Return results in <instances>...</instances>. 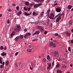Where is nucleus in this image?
Listing matches in <instances>:
<instances>
[{"mask_svg":"<svg viewBox=\"0 0 73 73\" xmlns=\"http://www.w3.org/2000/svg\"><path fill=\"white\" fill-rule=\"evenodd\" d=\"M30 9H31V8L29 7V9H28V11H30Z\"/></svg>","mask_w":73,"mask_h":73,"instance_id":"61","label":"nucleus"},{"mask_svg":"<svg viewBox=\"0 0 73 73\" xmlns=\"http://www.w3.org/2000/svg\"><path fill=\"white\" fill-rule=\"evenodd\" d=\"M35 32L36 33V35H39L40 33V31L39 30H37L35 31Z\"/></svg>","mask_w":73,"mask_h":73,"instance_id":"17","label":"nucleus"},{"mask_svg":"<svg viewBox=\"0 0 73 73\" xmlns=\"http://www.w3.org/2000/svg\"><path fill=\"white\" fill-rule=\"evenodd\" d=\"M4 50H7V46H5L4 48H3Z\"/></svg>","mask_w":73,"mask_h":73,"instance_id":"46","label":"nucleus"},{"mask_svg":"<svg viewBox=\"0 0 73 73\" xmlns=\"http://www.w3.org/2000/svg\"><path fill=\"white\" fill-rule=\"evenodd\" d=\"M29 5H30V7H32V6L33 5V3H31V4H29Z\"/></svg>","mask_w":73,"mask_h":73,"instance_id":"38","label":"nucleus"},{"mask_svg":"<svg viewBox=\"0 0 73 73\" xmlns=\"http://www.w3.org/2000/svg\"><path fill=\"white\" fill-rule=\"evenodd\" d=\"M66 35L68 36H70V33H68V31H67L66 32Z\"/></svg>","mask_w":73,"mask_h":73,"instance_id":"25","label":"nucleus"},{"mask_svg":"<svg viewBox=\"0 0 73 73\" xmlns=\"http://www.w3.org/2000/svg\"><path fill=\"white\" fill-rule=\"evenodd\" d=\"M23 37H24V36H23V35H21L20 36V38H21V39L23 38Z\"/></svg>","mask_w":73,"mask_h":73,"instance_id":"36","label":"nucleus"},{"mask_svg":"<svg viewBox=\"0 0 73 73\" xmlns=\"http://www.w3.org/2000/svg\"><path fill=\"white\" fill-rule=\"evenodd\" d=\"M60 66V65L57 64L56 65V68H59Z\"/></svg>","mask_w":73,"mask_h":73,"instance_id":"31","label":"nucleus"},{"mask_svg":"<svg viewBox=\"0 0 73 73\" xmlns=\"http://www.w3.org/2000/svg\"><path fill=\"white\" fill-rule=\"evenodd\" d=\"M38 7V4H35L34 6V8H37Z\"/></svg>","mask_w":73,"mask_h":73,"instance_id":"11","label":"nucleus"},{"mask_svg":"<svg viewBox=\"0 0 73 73\" xmlns=\"http://www.w3.org/2000/svg\"><path fill=\"white\" fill-rule=\"evenodd\" d=\"M46 21H47V22H48H48H49V21H50V20H49V19H47L46 20Z\"/></svg>","mask_w":73,"mask_h":73,"instance_id":"43","label":"nucleus"},{"mask_svg":"<svg viewBox=\"0 0 73 73\" xmlns=\"http://www.w3.org/2000/svg\"><path fill=\"white\" fill-rule=\"evenodd\" d=\"M28 35H27L26 34L24 36V38H26L27 37H28Z\"/></svg>","mask_w":73,"mask_h":73,"instance_id":"42","label":"nucleus"},{"mask_svg":"<svg viewBox=\"0 0 73 73\" xmlns=\"http://www.w3.org/2000/svg\"><path fill=\"white\" fill-rule=\"evenodd\" d=\"M2 64H3V65H4L5 64V62H3Z\"/></svg>","mask_w":73,"mask_h":73,"instance_id":"60","label":"nucleus"},{"mask_svg":"<svg viewBox=\"0 0 73 73\" xmlns=\"http://www.w3.org/2000/svg\"><path fill=\"white\" fill-rule=\"evenodd\" d=\"M16 9L17 11H19V6H17L16 8Z\"/></svg>","mask_w":73,"mask_h":73,"instance_id":"34","label":"nucleus"},{"mask_svg":"<svg viewBox=\"0 0 73 73\" xmlns=\"http://www.w3.org/2000/svg\"><path fill=\"white\" fill-rule=\"evenodd\" d=\"M19 38V36H18L15 38V40H16V41H17Z\"/></svg>","mask_w":73,"mask_h":73,"instance_id":"30","label":"nucleus"},{"mask_svg":"<svg viewBox=\"0 0 73 73\" xmlns=\"http://www.w3.org/2000/svg\"><path fill=\"white\" fill-rule=\"evenodd\" d=\"M21 30V27L20 25H17L16 28L14 29V31H16L17 32H19Z\"/></svg>","mask_w":73,"mask_h":73,"instance_id":"1","label":"nucleus"},{"mask_svg":"<svg viewBox=\"0 0 73 73\" xmlns=\"http://www.w3.org/2000/svg\"><path fill=\"white\" fill-rule=\"evenodd\" d=\"M46 33H47V32H46V31H44V35H46Z\"/></svg>","mask_w":73,"mask_h":73,"instance_id":"58","label":"nucleus"},{"mask_svg":"<svg viewBox=\"0 0 73 73\" xmlns=\"http://www.w3.org/2000/svg\"><path fill=\"white\" fill-rule=\"evenodd\" d=\"M53 7H56V5H55V4H53Z\"/></svg>","mask_w":73,"mask_h":73,"instance_id":"63","label":"nucleus"},{"mask_svg":"<svg viewBox=\"0 0 73 73\" xmlns=\"http://www.w3.org/2000/svg\"><path fill=\"white\" fill-rule=\"evenodd\" d=\"M60 14H61V13H59V14H58V15H56V16H55L54 18V19H56L57 17H58V16H59Z\"/></svg>","mask_w":73,"mask_h":73,"instance_id":"19","label":"nucleus"},{"mask_svg":"<svg viewBox=\"0 0 73 73\" xmlns=\"http://www.w3.org/2000/svg\"><path fill=\"white\" fill-rule=\"evenodd\" d=\"M13 7H15V6H16V4L15 3H13Z\"/></svg>","mask_w":73,"mask_h":73,"instance_id":"55","label":"nucleus"},{"mask_svg":"<svg viewBox=\"0 0 73 73\" xmlns=\"http://www.w3.org/2000/svg\"><path fill=\"white\" fill-rule=\"evenodd\" d=\"M37 35V34L35 32L33 34L32 36H35V35Z\"/></svg>","mask_w":73,"mask_h":73,"instance_id":"44","label":"nucleus"},{"mask_svg":"<svg viewBox=\"0 0 73 73\" xmlns=\"http://www.w3.org/2000/svg\"><path fill=\"white\" fill-rule=\"evenodd\" d=\"M3 49H4V47H3V46H1L0 47V50H3Z\"/></svg>","mask_w":73,"mask_h":73,"instance_id":"32","label":"nucleus"},{"mask_svg":"<svg viewBox=\"0 0 73 73\" xmlns=\"http://www.w3.org/2000/svg\"><path fill=\"white\" fill-rule=\"evenodd\" d=\"M0 63L1 64H2L3 63V61H2V58L0 57Z\"/></svg>","mask_w":73,"mask_h":73,"instance_id":"21","label":"nucleus"},{"mask_svg":"<svg viewBox=\"0 0 73 73\" xmlns=\"http://www.w3.org/2000/svg\"><path fill=\"white\" fill-rule=\"evenodd\" d=\"M57 73H62V71H60V70H58L57 71Z\"/></svg>","mask_w":73,"mask_h":73,"instance_id":"29","label":"nucleus"},{"mask_svg":"<svg viewBox=\"0 0 73 73\" xmlns=\"http://www.w3.org/2000/svg\"><path fill=\"white\" fill-rule=\"evenodd\" d=\"M50 58V56L49 55L47 56L46 57V59L48 60H49Z\"/></svg>","mask_w":73,"mask_h":73,"instance_id":"23","label":"nucleus"},{"mask_svg":"<svg viewBox=\"0 0 73 73\" xmlns=\"http://www.w3.org/2000/svg\"><path fill=\"white\" fill-rule=\"evenodd\" d=\"M54 35H55V37H57V36H58V33H55V34H54Z\"/></svg>","mask_w":73,"mask_h":73,"instance_id":"33","label":"nucleus"},{"mask_svg":"<svg viewBox=\"0 0 73 73\" xmlns=\"http://www.w3.org/2000/svg\"><path fill=\"white\" fill-rule=\"evenodd\" d=\"M7 22L8 24H9L10 23V22L9 21V19L7 20Z\"/></svg>","mask_w":73,"mask_h":73,"instance_id":"48","label":"nucleus"},{"mask_svg":"<svg viewBox=\"0 0 73 73\" xmlns=\"http://www.w3.org/2000/svg\"><path fill=\"white\" fill-rule=\"evenodd\" d=\"M62 67L63 68H66V66L63 65V66Z\"/></svg>","mask_w":73,"mask_h":73,"instance_id":"51","label":"nucleus"},{"mask_svg":"<svg viewBox=\"0 0 73 73\" xmlns=\"http://www.w3.org/2000/svg\"><path fill=\"white\" fill-rule=\"evenodd\" d=\"M33 15H36V12L35 11H34L33 13Z\"/></svg>","mask_w":73,"mask_h":73,"instance_id":"41","label":"nucleus"},{"mask_svg":"<svg viewBox=\"0 0 73 73\" xmlns=\"http://www.w3.org/2000/svg\"><path fill=\"white\" fill-rule=\"evenodd\" d=\"M5 64L6 65H8V64H9V61L8 60H7L5 61Z\"/></svg>","mask_w":73,"mask_h":73,"instance_id":"16","label":"nucleus"},{"mask_svg":"<svg viewBox=\"0 0 73 73\" xmlns=\"http://www.w3.org/2000/svg\"><path fill=\"white\" fill-rule=\"evenodd\" d=\"M68 50L69 51H70V47H68Z\"/></svg>","mask_w":73,"mask_h":73,"instance_id":"53","label":"nucleus"},{"mask_svg":"<svg viewBox=\"0 0 73 73\" xmlns=\"http://www.w3.org/2000/svg\"><path fill=\"white\" fill-rule=\"evenodd\" d=\"M37 28V29H40V30H41V29L42 28V27L41 26H37L36 27Z\"/></svg>","mask_w":73,"mask_h":73,"instance_id":"18","label":"nucleus"},{"mask_svg":"<svg viewBox=\"0 0 73 73\" xmlns=\"http://www.w3.org/2000/svg\"><path fill=\"white\" fill-rule=\"evenodd\" d=\"M27 34V35L28 36H31V33H29L27 34Z\"/></svg>","mask_w":73,"mask_h":73,"instance_id":"45","label":"nucleus"},{"mask_svg":"<svg viewBox=\"0 0 73 73\" xmlns=\"http://www.w3.org/2000/svg\"><path fill=\"white\" fill-rule=\"evenodd\" d=\"M1 56H5L6 55V53L3 52L1 54Z\"/></svg>","mask_w":73,"mask_h":73,"instance_id":"20","label":"nucleus"},{"mask_svg":"<svg viewBox=\"0 0 73 73\" xmlns=\"http://www.w3.org/2000/svg\"><path fill=\"white\" fill-rule=\"evenodd\" d=\"M50 9H48L47 11V13L48 16H49V13H50Z\"/></svg>","mask_w":73,"mask_h":73,"instance_id":"10","label":"nucleus"},{"mask_svg":"<svg viewBox=\"0 0 73 73\" xmlns=\"http://www.w3.org/2000/svg\"><path fill=\"white\" fill-rule=\"evenodd\" d=\"M44 14V11H42L40 14V15L41 16H43Z\"/></svg>","mask_w":73,"mask_h":73,"instance_id":"26","label":"nucleus"},{"mask_svg":"<svg viewBox=\"0 0 73 73\" xmlns=\"http://www.w3.org/2000/svg\"><path fill=\"white\" fill-rule=\"evenodd\" d=\"M38 40V39H37V38H36V39H35L33 40L32 41H37Z\"/></svg>","mask_w":73,"mask_h":73,"instance_id":"40","label":"nucleus"},{"mask_svg":"<svg viewBox=\"0 0 73 73\" xmlns=\"http://www.w3.org/2000/svg\"><path fill=\"white\" fill-rule=\"evenodd\" d=\"M41 32H43L44 31V28L42 27L40 30Z\"/></svg>","mask_w":73,"mask_h":73,"instance_id":"39","label":"nucleus"},{"mask_svg":"<svg viewBox=\"0 0 73 73\" xmlns=\"http://www.w3.org/2000/svg\"><path fill=\"white\" fill-rule=\"evenodd\" d=\"M54 14L53 13H50V16H48V17L50 19L53 20L54 19Z\"/></svg>","mask_w":73,"mask_h":73,"instance_id":"2","label":"nucleus"},{"mask_svg":"<svg viewBox=\"0 0 73 73\" xmlns=\"http://www.w3.org/2000/svg\"><path fill=\"white\" fill-rule=\"evenodd\" d=\"M71 43H73V40H71Z\"/></svg>","mask_w":73,"mask_h":73,"instance_id":"62","label":"nucleus"},{"mask_svg":"<svg viewBox=\"0 0 73 73\" xmlns=\"http://www.w3.org/2000/svg\"><path fill=\"white\" fill-rule=\"evenodd\" d=\"M56 11L57 12H60L61 11V8L58 7L56 9Z\"/></svg>","mask_w":73,"mask_h":73,"instance_id":"5","label":"nucleus"},{"mask_svg":"<svg viewBox=\"0 0 73 73\" xmlns=\"http://www.w3.org/2000/svg\"><path fill=\"white\" fill-rule=\"evenodd\" d=\"M45 61H46V60H45V59H44L43 60V62H45Z\"/></svg>","mask_w":73,"mask_h":73,"instance_id":"47","label":"nucleus"},{"mask_svg":"<svg viewBox=\"0 0 73 73\" xmlns=\"http://www.w3.org/2000/svg\"><path fill=\"white\" fill-rule=\"evenodd\" d=\"M34 50V46H32V49H31V50H32V51H33Z\"/></svg>","mask_w":73,"mask_h":73,"instance_id":"35","label":"nucleus"},{"mask_svg":"<svg viewBox=\"0 0 73 73\" xmlns=\"http://www.w3.org/2000/svg\"><path fill=\"white\" fill-rule=\"evenodd\" d=\"M44 0H38V3L40 2V3H43Z\"/></svg>","mask_w":73,"mask_h":73,"instance_id":"27","label":"nucleus"},{"mask_svg":"<svg viewBox=\"0 0 73 73\" xmlns=\"http://www.w3.org/2000/svg\"><path fill=\"white\" fill-rule=\"evenodd\" d=\"M31 47H32V46L31 45H30L29 46V48H31Z\"/></svg>","mask_w":73,"mask_h":73,"instance_id":"59","label":"nucleus"},{"mask_svg":"<svg viewBox=\"0 0 73 73\" xmlns=\"http://www.w3.org/2000/svg\"><path fill=\"white\" fill-rule=\"evenodd\" d=\"M31 49H28L27 50V52H31Z\"/></svg>","mask_w":73,"mask_h":73,"instance_id":"37","label":"nucleus"},{"mask_svg":"<svg viewBox=\"0 0 73 73\" xmlns=\"http://www.w3.org/2000/svg\"><path fill=\"white\" fill-rule=\"evenodd\" d=\"M22 13V12H21V11H19L18 13H17V16H19V15H20Z\"/></svg>","mask_w":73,"mask_h":73,"instance_id":"14","label":"nucleus"},{"mask_svg":"<svg viewBox=\"0 0 73 73\" xmlns=\"http://www.w3.org/2000/svg\"><path fill=\"white\" fill-rule=\"evenodd\" d=\"M34 1H36V2H37V3H38V0H34Z\"/></svg>","mask_w":73,"mask_h":73,"instance_id":"54","label":"nucleus"},{"mask_svg":"<svg viewBox=\"0 0 73 73\" xmlns=\"http://www.w3.org/2000/svg\"><path fill=\"white\" fill-rule=\"evenodd\" d=\"M27 29H25L24 30V32H27Z\"/></svg>","mask_w":73,"mask_h":73,"instance_id":"52","label":"nucleus"},{"mask_svg":"<svg viewBox=\"0 0 73 73\" xmlns=\"http://www.w3.org/2000/svg\"><path fill=\"white\" fill-rule=\"evenodd\" d=\"M8 12H12V11L11 9H9L8 10Z\"/></svg>","mask_w":73,"mask_h":73,"instance_id":"49","label":"nucleus"},{"mask_svg":"<svg viewBox=\"0 0 73 73\" xmlns=\"http://www.w3.org/2000/svg\"><path fill=\"white\" fill-rule=\"evenodd\" d=\"M15 65L16 67H17L19 69H20L21 68V64H20V63L19 62L18 63H16Z\"/></svg>","mask_w":73,"mask_h":73,"instance_id":"3","label":"nucleus"},{"mask_svg":"<svg viewBox=\"0 0 73 73\" xmlns=\"http://www.w3.org/2000/svg\"><path fill=\"white\" fill-rule=\"evenodd\" d=\"M24 14L25 15V16H30V14H28V13H27L26 12H24Z\"/></svg>","mask_w":73,"mask_h":73,"instance_id":"12","label":"nucleus"},{"mask_svg":"<svg viewBox=\"0 0 73 73\" xmlns=\"http://www.w3.org/2000/svg\"><path fill=\"white\" fill-rule=\"evenodd\" d=\"M71 32H72V33H73V29H72L71 30Z\"/></svg>","mask_w":73,"mask_h":73,"instance_id":"64","label":"nucleus"},{"mask_svg":"<svg viewBox=\"0 0 73 73\" xmlns=\"http://www.w3.org/2000/svg\"><path fill=\"white\" fill-rule=\"evenodd\" d=\"M72 5H69L68 6L67 9H70L71 8H72Z\"/></svg>","mask_w":73,"mask_h":73,"instance_id":"13","label":"nucleus"},{"mask_svg":"<svg viewBox=\"0 0 73 73\" xmlns=\"http://www.w3.org/2000/svg\"><path fill=\"white\" fill-rule=\"evenodd\" d=\"M15 31H13V32L11 33V35H10V37H13V36H14V35H15Z\"/></svg>","mask_w":73,"mask_h":73,"instance_id":"9","label":"nucleus"},{"mask_svg":"<svg viewBox=\"0 0 73 73\" xmlns=\"http://www.w3.org/2000/svg\"><path fill=\"white\" fill-rule=\"evenodd\" d=\"M47 64V69H50V67H51V64L48 63Z\"/></svg>","mask_w":73,"mask_h":73,"instance_id":"8","label":"nucleus"},{"mask_svg":"<svg viewBox=\"0 0 73 73\" xmlns=\"http://www.w3.org/2000/svg\"><path fill=\"white\" fill-rule=\"evenodd\" d=\"M23 9L24 10H25V11H27V10L28 9V8H27V7H24L23 8Z\"/></svg>","mask_w":73,"mask_h":73,"instance_id":"28","label":"nucleus"},{"mask_svg":"<svg viewBox=\"0 0 73 73\" xmlns=\"http://www.w3.org/2000/svg\"><path fill=\"white\" fill-rule=\"evenodd\" d=\"M0 67L1 68V69H2V68L3 67V65H1L0 66Z\"/></svg>","mask_w":73,"mask_h":73,"instance_id":"57","label":"nucleus"},{"mask_svg":"<svg viewBox=\"0 0 73 73\" xmlns=\"http://www.w3.org/2000/svg\"><path fill=\"white\" fill-rule=\"evenodd\" d=\"M69 25H72V21H69Z\"/></svg>","mask_w":73,"mask_h":73,"instance_id":"22","label":"nucleus"},{"mask_svg":"<svg viewBox=\"0 0 73 73\" xmlns=\"http://www.w3.org/2000/svg\"><path fill=\"white\" fill-rule=\"evenodd\" d=\"M63 15H65V13L64 12L62 13V14H60L59 16H60V17H61V16H62Z\"/></svg>","mask_w":73,"mask_h":73,"instance_id":"24","label":"nucleus"},{"mask_svg":"<svg viewBox=\"0 0 73 73\" xmlns=\"http://www.w3.org/2000/svg\"><path fill=\"white\" fill-rule=\"evenodd\" d=\"M42 5V3H39V4H38V6H40L41 5Z\"/></svg>","mask_w":73,"mask_h":73,"instance_id":"50","label":"nucleus"},{"mask_svg":"<svg viewBox=\"0 0 73 73\" xmlns=\"http://www.w3.org/2000/svg\"><path fill=\"white\" fill-rule=\"evenodd\" d=\"M50 46H52V48H55L56 46V44H53V42H51L50 44Z\"/></svg>","mask_w":73,"mask_h":73,"instance_id":"4","label":"nucleus"},{"mask_svg":"<svg viewBox=\"0 0 73 73\" xmlns=\"http://www.w3.org/2000/svg\"><path fill=\"white\" fill-rule=\"evenodd\" d=\"M61 17L59 15L58 16V17L56 19V23H57V22H59V21L60 20H61Z\"/></svg>","mask_w":73,"mask_h":73,"instance_id":"6","label":"nucleus"},{"mask_svg":"<svg viewBox=\"0 0 73 73\" xmlns=\"http://www.w3.org/2000/svg\"><path fill=\"white\" fill-rule=\"evenodd\" d=\"M25 5L26 6H28V5H29V3L28 1H26L25 3Z\"/></svg>","mask_w":73,"mask_h":73,"instance_id":"15","label":"nucleus"},{"mask_svg":"<svg viewBox=\"0 0 73 73\" xmlns=\"http://www.w3.org/2000/svg\"><path fill=\"white\" fill-rule=\"evenodd\" d=\"M19 54V52H17L16 53H15V56H17V54Z\"/></svg>","mask_w":73,"mask_h":73,"instance_id":"56","label":"nucleus"},{"mask_svg":"<svg viewBox=\"0 0 73 73\" xmlns=\"http://www.w3.org/2000/svg\"><path fill=\"white\" fill-rule=\"evenodd\" d=\"M59 52L57 51H55L54 52V56H56L57 55H58V54Z\"/></svg>","mask_w":73,"mask_h":73,"instance_id":"7","label":"nucleus"}]
</instances>
